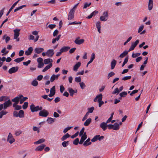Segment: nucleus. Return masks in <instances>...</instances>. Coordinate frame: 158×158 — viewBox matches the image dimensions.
I'll return each mask as SVG.
<instances>
[{"label":"nucleus","instance_id":"1","mask_svg":"<svg viewBox=\"0 0 158 158\" xmlns=\"http://www.w3.org/2000/svg\"><path fill=\"white\" fill-rule=\"evenodd\" d=\"M49 114V113L47 110L44 109L40 111L39 113V115L40 116L46 117Z\"/></svg>","mask_w":158,"mask_h":158},{"label":"nucleus","instance_id":"2","mask_svg":"<svg viewBox=\"0 0 158 158\" xmlns=\"http://www.w3.org/2000/svg\"><path fill=\"white\" fill-rule=\"evenodd\" d=\"M75 12V10L72 9L69 13L68 19V20H70L73 19L74 18V14Z\"/></svg>","mask_w":158,"mask_h":158},{"label":"nucleus","instance_id":"3","mask_svg":"<svg viewBox=\"0 0 158 158\" xmlns=\"http://www.w3.org/2000/svg\"><path fill=\"white\" fill-rule=\"evenodd\" d=\"M15 141V139L13 138L11 133H9L7 137V141L10 144H12L14 143Z\"/></svg>","mask_w":158,"mask_h":158},{"label":"nucleus","instance_id":"4","mask_svg":"<svg viewBox=\"0 0 158 158\" xmlns=\"http://www.w3.org/2000/svg\"><path fill=\"white\" fill-rule=\"evenodd\" d=\"M139 42V40H137L135 42L132 43L131 44V46L129 49L128 51L130 52L133 50L135 47L138 45Z\"/></svg>","mask_w":158,"mask_h":158},{"label":"nucleus","instance_id":"5","mask_svg":"<svg viewBox=\"0 0 158 158\" xmlns=\"http://www.w3.org/2000/svg\"><path fill=\"white\" fill-rule=\"evenodd\" d=\"M54 54V50L52 49H48L46 52V55L49 57H52Z\"/></svg>","mask_w":158,"mask_h":158},{"label":"nucleus","instance_id":"6","mask_svg":"<svg viewBox=\"0 0 158 158\" xmlns=\"http://www.w3.org/2000/svg\"><path fill=\"white\" fill-rule=\"evenodd\" d=\"M19 68L18 66L13 67L9 69L8 72L10 74L14 73L18 70Z\"/></svg>","mask_w":158,"mask_h":158},{"label":"nucleus","instance_id":"7","mask_svg":"<svg viewBox=\"0 0 158 158\" xmlns=\"http://www.w3.org/2000/svg\"><path fill=\"white\" fill-rule=\"evenodd\" d=\"M55 86H54L51 89L50 94H48V96L51 97L53 96L55 94Z\"/></svg>","mask_w":158,"mask_h":158},{"label":"nucleus","instance_id":"8","mask_svg":"<svg viewBox=\"0 0 158 158\" xmlns=\"http://www.w3.org/2000/svg\"><path fill=\"white\" fill-rule=\"evenodd\" d=\"M20 31V29L17 28L14 30V39H16L18 37L19 35Z\"/></svg>","mask_w":158,"mask_h":158},{"label":"nucleus","instance_id":"9","mask_svg":"<svg viewBox=\"0 0 158 158\" xmlns=\"http://www.w3.org/2000/svg\"><path fill=\"white\" fill-rule=\"evenodd\" d=\"M80 37H78L75 40L74 42L75 43L78 45H80L84 43V40L83 39H81L80 40H79L78 39H79Z\"/></svg>","mask_w":158,"mask_h":158},{"label":"nucleus","instance_id":"10","mask_svg":"<svg viewBox=\"0 0 158 158\" xmlns=\"http://www.w3.org/2000/svg\"><path fill=\"white\" fill-rule=\"evenodd\" d=\"M107 123L106 122H104L102 123L100 125V127L104 131L106 130L107 128Z\"/></svg>","mask_w":158,"mask_h":158},{"label":"nucleus","instance_id":"11","mask_svg":"<svg viewBox=\"0 0 158 158\" xmlns=\"http://www.w3.org/2000/svg\"><path fill=\"white\" fill-rule=\"evenodd\" d=\"M44 51V49L41 48H36L34 49V52L37 54H40Z\"/></svg>","mask_w":158,"mask_h":158},{"label":"nucleus","instance_id":"12","mask_svg":"<svg viewBox=\"0 0 158 158\" xmlns=\"http://www.w3.org/2000/svg\"><path fill=\"white\" fill-rule=\"evenodd\" d=\"M38 106L35 107L33 104H32L30 106V109L32 112L37 111H38Z\"/></svg>","mask_w":158,"mask_h":158},{"label":"nucleus","instance_id":"13","mask_svg":"<svg viewBox=\"0 0 158 158\" xmlns=\"http://www.w3.org/2000/svg\"><path fill=\"white\" fill-rule=\"evenodd\" d=\"M81 63L80 62H78L76 63L74 66L73 68V70L76 72L78 70V69L81 65Z\"/></svg>","mask_w":158,"mask_h":158},{"label":"nucleus","instance_id":"14","mask_svg":"<svg viewBox=\"0 0 158 158\" xmlns=\"http://www.w3.org/2000/svg\"><path fill=\"white\" fill-rule=\"evenodd\" d=\"M20 0H18V1L15 2V3H14L12 6H11L10 8L9 9V11L7 12V13L6 14V15L8 16L9 14H10V12L16 6V5L17 4L19 1Z\"/></svg>","mask_w":158,"mask_h":158},{"label":"nucleus","instance_id":"15","mask_svg":"<svg viewBox=\"0 0 158 158\" xmlns=\"http://www.w3.org/2000/svg\"><path fill=\"white\" fill-rule=\"evenodd\" d=\"M46 146V145L44 144H42L40 146L37 147L35 149L36 151H41Z\"/></svg>","mask_w":158,"mask_h":158},{"label":"nucleus","instance_id":"16","mask_svg":"<svg viewBox=\"0 0 158 158\" xmlns=\"http://www.w3.org/2000/svg\"><path fill=\"white\" fill-rule=\"evenodd\" d=\"M68 91L70 94V96L73 97L74 93H77V90H74L72 88H69L68 89Z\"/></svg>","mask_w":158,"mask_h":158},{"label":"nucleus","instance_id":"17","mask_svg":"<svg viewBox=\"0 0 158 158\" xmlns=\"http://www.w3.org/2000/svg\"><path fill=\"white\" fill-rule=\"evenodd\" d=\"M70 48L68 46H64L62 47L60 50L61 52H67Z\"/></svg>","mask_w":158,"mask_h":158},{"label":"nucleus","instance_id":"18","mask_svg":"<svg viewBox=\"0 0 158 158\" xmlns=\"http://www.w3.org/2000/svg\"><path fill=\"white\" fill-rule=\"evenodd\" d=\"M92 119L90 118L87 119L84 123V125L85 126H88L89 124L91 123Z\"/></svg>","mask_w":158,"mask_h":158},{"label":"nucleus","instance_id":"19","mask_svg":"<svg viewBox=\"0 0 158 158\" xmlns=\"http://www.w3.org/2000/svg\"><path fill=\"white\" fill-rule=\"evenodd\" d=\"M153 0H149L148 5V9L149 10H151L153 7Z\"/></svg>","mask_w":158,"mask_h":158},{"label":"nucleus","instance_id":"20","mask_svg":"<svg viewBox=\"0 0 158 158\" xmlns=\"http://www.w3.org/2000/svg\"><path fill=\"white\" fill-rule=\"evenodd\" d=\"M12 102L10 99L8 100L7 101L5 102L3 105H5L7 107H9L11 106L12 105Z\"/></svg>","mask_w":158,"mask_h":158},{"label":"nucleus","instance_id":"21","mask_svg":"<svg viewBox=\"0 0 158 158\" xmlns=\"http://www.w3.org/2000/svg\"><path fill=\"white\" fill-rule=\"evenodd\" d=\"M53 62V60L52 59L50 58H48L45 59L44 60V63L45 64H48L49 63H52Z\"/></svg>","mask_w":158,"mask_h":158},{"label":"nucleus","instance_id":"22","mask_svg":"<svg viewBox=\"0 0 158 158\" xmlns=\"http://www.w3.org/2000/svg\"><path fill=\"white\" fill-rule=\"evenodd\" d=\"M52 63H50L48 65L45 67L44 69L42 70V72H45L48 69H50L52 66Z\"/></svg>","mask_w":158,"mask_h":158},{"label":"nucleus","instance_id":"23","mask_svg":"<svg viewBox=\"0 0 158 158\" xmlns=\"http://www.w3.org/2000/svg\"><path fill=\"white\" fill-rule=\"evenodd\" d=\"M129 52V51H125L121 53L119 56V57L121 58H123L128 53V52Z\"/></svg>","mask_w":158,"mask_h":158},{"label":"nucleus","instance_id":"24","mask_svg":"<svg viewBox=\"0 0 158 158\" xmlns=\"http://www.w3.org/2000/svg\"><path fill=\"white\" fill-rule=\"evenodd\" d=\"M116 61L115 60H113L111 63V68L112 69H113L116 64Z\"/></svg>","mask_w":158,"mask_h":158},{"label":"nucleus","instance_id":"25","mask_svg":"<svg viewBox=\"0 0 158 158\" xmlns=\"http://www.w3.org/2000/svg\"><path fill=\"white\" fill-rule=\"evenodd\" d=\"M70 136L69 134L67 133L65 135H63L62 138H61V140L62 141H63L64 140H65L67 138H69Z\"/></svg>","mask_w":158,"mask_h":158},{"label":"nucleus","instance_id":"26","mask_svg":"<svg viewBox=\"0 0 158 158\" xmlns=\"http://www.w3.org/2000/svg\"><path fill=\"white\" fill-rule=\"evenodd\" d=\"M19 117L20 118H23L24 116V111L23 110H20L19 112Z\"/></svg>","mask_w":158,"mask_h":158},{"label":"nucleus","instance_id":"27","mask_svg":"<svg viewBox=\"0 0 158 158\" xmlns=\"http://www.w3.org/2000/svg\"><path fill=\"white\" fill-rule=\"evenodd\" d=\"M114 125V130H118L119 129V125L117 123H115Z\"/></svg>","mask_w":158,"mask_h":158},{"label":"nucleus","instance_id":"28","mask_svg":"<svg viewBox=\"0 0 158 158\" xmlns=\"http://www.w3.org/2000/svg\"><path fill=\"white\" fill-rule=\"evenodd\" d=\"M54 119L51 117H48L47 120L48 123L51 124L52 123L54 122Z\"/></svg>","mask_w":158,"mask_h":158},{"label":"nucleus","instance_id":"29","mask_svg":"<svg viewBox=\"0 0 158 158\" xmlns=\"http://www.w3.org/2000/svg\"><path fill=\"white\" fill-rule=\"evenodd\" d=\"M45 140L44 139L42 138L39 139L37 141L35 142L34 143L36 144H38L40 143H43L45 141Z\"/></svg>","mask_w":158,"mask_h":158},{"label":"nucleus","instance_id":"30","mask_svg":"<svg viewBox=\"0 0 158 158\" xmlns=\"http://www.w3.org/2000/svg\"><path fill=\"white\" fill-rule=\"evenodd\" d=\"M7 112L5 110H2L0 112V118H2L4 115L6 114Z\"/></svg>","mask_w":158,"mask_h":158},{"label":"nucleus","instance_id":"31","mask_svg":"<svg viewBox=\"0 0 158 158\" xmlns=\"http://www.w3.org/2000/svg\"><path fill=\"white\" fill-rule=\"evenodd\" d=\"M81 136V137L80 139L84 142V141L87 139V137L86 133L85 132L83 135Z\"/></svg>","mask_w":158,"mask_h":158},{"label":"nucleus","instance_id":"32","mask_svg":"<svg viewBox=\"0 0 158 158\" xmlns=\"http://www.w3.org/2000/svg\"><path fill=\"white\" fill-rule=\"evenodd\" d=\"M38 84V82L35 79L33 80L31 83L32 85L35 87L37 86Z\"/></svg>","mask_w":158,"mask_h":158},{"label":"nucleus","instance_id":"33","mask_svg":"<svg viewBox=\"0 0 158 158\" xmlns=\"http://www.w3.org/2000/svg\"><path fill=\"white\" fill-rule=\"evenodd\" d=\"M69 144V141H64L61 143V145L64 148L66 147Z\"/></svg>","mask_w":158,"mask_h":158},{"label":"nucleus","instance_id":"34","mask_svg":"<svg viewBox=\"0 0 158 158\" xmlns=\"http://www.w3.org/2000/svg\"><path fill=\"white\" fill-rule=\"evenodd\" d=\"M128 57L127 56L125 58L124 61L122 64V67H123L124 65L127 62L128 60Z\"/></svg>","mask_w":158,"mask_h":158},{"label":"nucleus","instance_id":"35","mask_svg":"<svg viewBox=\"0 0 158 158\" xmlns=\"http://www.w3.org/2000/svg\"><path fill=\"white\" fill-rule=\"evenodd\" d=\"M127 93L125 91H123L119 94V95L121 97H125L127 95Z\"/></svg>","mask_w":158,"mask_h":158},{"label":"nucleus","instance_id":"36","mask_svg":"<svg viewBox=\"0 0 158 158\" xmlns=\"http://www.w3.org/2000/svg\"><path fill=\"white\" fill-rule=\"evenodd\" d=\"M19 99L18 97H16L13 99L12 100V101L14 102H16L17 103H19Z\"/></svg>","mask_w":158,"mask_h":158},{"label":"nucleus","instance_id":"37","mask_svg":"<svg viewBox=\"0 0 158 158\" xmlns=\"http://www.w3.org/2000/svg\"><path fill=\"white\" fill-rule=\"evenodd\" d=\"M96 97L98 99V101H99L102 100V94H101L99 95H97Z\"/></svg>","mask_w":158,"mask_h":158},{"label":"nucleus","instance_id":"38","mask_svg":"<svg viewBox=\"0 0 158 158\" xmlns=\"http://www.w3.org/2000/svg\"><path fill=\"white\" fill-rule=\"evenodd\" d=\"M28 102H24L23 105L22 106L24 110L26 109L28 107Z\"/></svg>","mask_w":158,"mask_h":158},{"label":"nucleus","instance_id":"39","mask_svg":"<svg viewBox=\"0 0 158 158\" xmlns=\"http://www.w3.org/2000/svg\"><path fill=\"white\" fill-rule=\"evenodd\" d=\"M107 18L103 16H101L100 17V20L102 21H106L107 20Z\"/></svg>","mask_w":158,"mask_h":158},{"label":"nucleus","instance_id":"40","mask_svg":"<svg viewBox=\"0 0 158 158\" xmlns=\"http://www.w3.org/2000/svg\"><path fill=\"white\" fill-rule=\"evenodd\" d=\"M119 92L118 89L117 88L114 89V90L112 93V94H114L117 93V94H118Z\"/></svg>","mask_w":158,"mask_h":158},{"label":"nucleus","instance_id":"41","mask_svg":"<svg viewBox=\"0 0 158 158\" xmlns=\"http://www.w3.org/2000/svg\"><path fill=\"white\" fill-rule=\"evenodd\" d=\"M115 74L114 72H111L110 73H108L107 77L108 79H109L110 77L114 76Z\"/></svg>","mask_w":158,"mask_h":158},{"label":"nucleus","instance_id":"42","mask_svg":"<svg viewBox=\"0 0 158 158\" xmlns=\"http://www.w3.org/2000/svg\"><path fill=\"white\" fill-rule=\"evenodd\" d=\"M94 107H92L90 108H89L88 109V111L87 112H88V113L89 114V113H92L93 110H94Z\"/></svg>","mask_w":158,"mask_h":158},{"label":"nucleus","instance_id":"43","mask_svg":"<svg viewBox=\"0 0 158 158\" xmlns=\"http://www.w3.org/2000/svg\"><path fill=\"white\" fill-rule=\"evenodd\" d=\"M90 140V139L89 138H88L83 143V145L85 147H86L87 146V143L89 142Z\"/></svg>","mask_w":158,"mask_h":158},{"label":"nucleus","instance_id":"44","mask_svg":"<svg viewBox=\"0 0 158 158\" xmlns=\"http://www.w3.org/2000/svg\"><path fill=\"white\" fill-rule=\"evenodd\" d=\"M79 139L78 138H76L73 141V143L75 145H77L79 143Z\"/></svg>","mask_w":158,"mask_h":158},{"label":"nucleus","instance_id":"45","mask_svg":"<svg viewBox=\"0 0 158 158\" xmlns=\"http://www.w3.org/2000/svg\"><path fill=\"white\" fill-rule=\"evenodd\" d=\"M140 54V53H136L134 54L133 52L132 55V57L133 58H135L139 56Z\"/></svg>","mask_w":158,"mask_h":158},{"label":"nucleus","instance_id":"46","mask_svg":"<svg viewBox=\"0 0 158 158\" xmlns=\"http://www.w3.org/2000/svg\"><path fill=\"white\" fill-rule=\"evenodd\" d=\"M131 78V76H125L122 78V80L123 81H126L127 80L130 79Z\"/></svg>","mask_w":158,"mask_h":158},{"label":"nucleus","instance_id":"47","mask_svg":"<svg viewBox=\"0 0 158 158\" xmlns=\"http://www.w3.org/2000/svg\"><path fill=\"white\" fill-rule=\"evenodd\" d=\"M27 97H23L20 100V104L23 103V102L25 101L27 99Z\"/></svg>","mask_w":158,"mask_h":158},{"label":"nucleus","instance_id":"48","mask_svg":"<svg viewBox=\"0 0 158 158\" xmlns=\"http://www.w3.org/2000/svg\"><path fill=\"white\" fill-rule=\"evenodd\" d=\"M81 22H77L76 21L73 22H69L68 24V25H73V24H81Z\"/></svg>","mask_w":158,"mask_h":158},{"label":"nucleus","instance_id":"49","mask_svg":"<svg viewBox=\"0 0 158 158\" xmlns=\"http://www.w3.org/2000/svg\"><path fill=\"white\" fill-rule=\"evenodd\" d=\"M79 84L82 89H84L85 87V83L83 82H80Z\"/></svg>","mask_w":158,"mask_h":158},{"label":"nucleus","instance_id":"50","mask_svg":"<svg viewBox=\"0 0 158 158\" xmlns=\"http://www.w3.org/2000/svg\"><path fill=\"white\" fill-rule=\"evenodd\" d=\"M91 4V2H89V3H88L87 2H86L84 4V5L83 8V9L86 8L90 6Z\"/></svg>","mask_w":158,"mask_h":158},{"label":"nucleus","instance_id":"51","mask_svg":"<svg viewBox=\"0 0 158 158\" xmlns=\"http://www.w3.org/2000/svg\"><path fill=\"white\" fill-rule=\"evenodd\" d=\"M84 130H85V128L84 127H83L81 130L80 133H79V136H81V135H83L84 132Z\"/></svg>","mask_w":158,"mask_h":158},{"label":"nucleus","instance_id":"52","mask_svg":"<svg viewBox=\"0 0 158 158\" xmlns=\"http://www.w3.org/2000/svg\"><path fill=\"white\" fill-rule=\"evenodd\" d=\"M13 116L15 117H19V113L18 112L16 111H14L13 113Z\"/></svg>","mask_w":158,"mask_h":158},{"label":"nucleus","instance_id":"53","mask_svg":"<svg viewBox=\"0 0 158 158\" xmlns=\"http://www.w3.org/2000/svg\"><path fill=\"white\" fill-rule=\"evenodd\" d=\"M75 81L77 82H79L81 81V78L80 77H76L75 78Z\"/></svg>","mask_w":158,"mask_h":158},{"label":"nucleus","instance_id":"54","mask_svg":"<svg viewBox=\"0 0 158 158\" xmlns=\"http://www.w3.org/2000/svg\"><path fill=\"white\" fill-rule=\"evenodd\" d=\"M99 136L98 135H96L94 137V138L91 139V141L92 142H95L98 140V137Z\"/></svg>","mask_w":158,"mask_h":158},{"label":"nucleus","instance_id":"55","mask_svg":"<svg viewBox=\"0 0 158 158\" xmlns=\"http://www.w3.org/2000/svg\"><path fill=\"white\" fill-rule=\"evenodd\" d=\"M72 127H68L64 130L63 132L64 133H66Z\"/></svg>","mask_w":158,"mask_h":158},{"label":"nucleus","instance_id":"56","mask_svg":"<svg viewBox=\"0 0 158 158\" xmlns=\"http://www.w3.org/2000/svg\"><path fill=\"white\" fill-rule=\"evenodd\" d=\"M55 75L53 74L51 77L50 78V81L51 82H53L55 79H56L55 78Z\"/></svg>","mask_w":158,"mask_h":158},{"label":"nucleus","instance_id":"57","mask_svg":"<svg viewBox=\"0 0 158 158\" xmlns=\"http://www.w3.org/2000/svg\"><path fill=\"white\" fill-rule=\"evenodd\" d=\"M64 90H65V88H64V86L62 85H61L60 86V92L61 93H63V92Z\"/></svg>","mask_w":158,"mask_h":158},{"label":"nucleus","instance_id":"58","mask_svg":"<svg viewBox=\"0 0 158 158\" xmlns=\"http://www.w3.org/2000/svg\"><path fill=\"white\" fill-rule=\"evenodd\" d=\"M96 27L97 28H101V23L99 21L97 22L96 23Z\"/></svg>","mask_w":158,"mask_h":158},{"label":"nucleus","instance_id":"59","mask_svg":"<svg viewBox=\"0 0 158 158\" xmlns=\"http://www.w3.org/2000/svg\"><path fill=\"white\" fill-rule=\"evenodd\" d=\"M79 134V132L77 131V132H76L73 135L71 136V137L72 139H73L74 138L76 137H77Z\"/></svg>","mask_w":158,"mask_h":158},{"label":"nucleus","instance_id":"60","mask_svg":"<svg viewBox=\"0 0 158 158\" xmlns=\"http://www.w3.org/2000/svg\"><path fill=\"white\" fill-rule=\"evenodd\" d=\"M89 114L88 113V112H86L85 114V116H84V117H83L82 119V121H84L87 118V117L88 116Z\"/></svg>","mask_w":158,"mask_h":158},{"label":"nucleus","instance_id":"61","mask_svg":"<svg viewBox=\"0 0 158 158\" xmlns=\"http://www.w3.org/2000/svg\"><path fill=\"white\" fill-rule=\"evenodd\" d=\"M44 66V63L43 62L38 63V67L39 68H41Z\"/></svg>","mask_w":158,"mask_h":158},{"label":"nucleus","instance_id":"62","mask_svg":"<svg viewBox=\"0 0 158 158\" xmlns=\"http://www.w3.org/2000/svg\"><path fill=\"white\" fill-rule=\"evenodd\" d=\"M144 27V26L143 25H142L139 28L138 30V32L140 33V32L142 30H143Z\"/></svg>","mask_w":158,"mask_h":158},{"label":"nucleus","instance_id":"63","mask_svg":"<svg viewBox=\"0 0 158 158\" xmlns=\"http://www.w3.org/2000/svg\"><path fill=\"white\" fill-rule=\"evenodd\" d=\"M31 62V61L30 60H28L27 61L23 62V64L24 65L27 66Z\"/></svg>","mask_w":158,"mask_h":158},{"label":"nucleus","instance_id":"64","mask_svg":"<svg viewBox=\"0 0 158 158\" xmlns=\"http://www.w3.org/2000/svg\"><path fill=\"white\" fill-rule=\"evenodd\" d=\"M58 32L59 31L57 29L55 30L53 33V36L54 37L56 36L58 33Z\"/></svg>","mask_w":158,"mask_h":158}]
</instances>
